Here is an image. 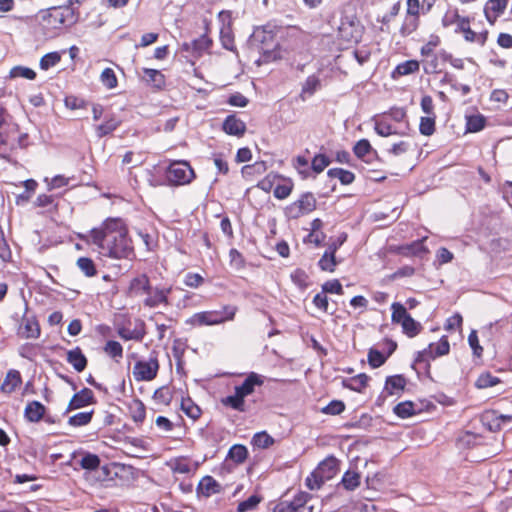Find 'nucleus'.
<instances>
[{"instance_id":"8","label":"nucleus","mask_w":512,"mask_h":512,"mask_svg":"<svg viewBox=\"0 0 512 512\" xmlns=\"http://www.w3.org/2000/svg\"><path fill=\"white\" fill-rule=\"evenodd\" d=\"M317 200L312 192H304L284 208V215L289 220H296L315 211Z\"/></svg>"},{"instance_id":"55","label":"nucleus","mask_w":512,"mask_h":512,"mask_svg":"<svg viewBox=\"0 0 512 512\" xmlns=\"http://www.w3.org/2000/svg\"><path fill=\"white\" fill-rule=\"evenodd\" d=\"M437 116H425L420 118L419 132L424 136H431L436 131Z\"/></svg>"},{"instance_id":"34","label":"nucleus","mask_w":512,"mask_h":512,"mask_svg":"<svg viewBox=\"0 0 512 512\" xmlns=\"http://www.w3.org/2000/svg\"><path fill=\"white\" fill-rule=\"evenodd\" d=\"M370 377L366 373H360L353 377L344 379L342 385L351 391L362 393L368 386Z\"/></svg>"},{"instance_id":"9","label":"nucleus","mask_w":512,"mask_h":512,"mask_svg":"<svg viewBox=\"0 0 512 512\" xmlns=\"http://www.w3.org/2000/svg\"><path fill=\"white\" fill-rule=\"evenodd\" d=\"M196 178L194 169L188 161L176 160L170 163L166 170V179L173 186H183Z\"/></svg>"},{"instance_id":"13","label":"nucleus","mask_w":512,"mask_h":512,"mask_svg":"<svg viewBox=\"0 0 512 512\" xmlns=\"http://www.w3.org/2000/svg\"><path fill=\"white\" fill-rule=\"evenodd\" d=\"M312 496L304 491H299L292 500H280L273 507V512H313V507L308 506Z\"/></svg>"},{"instance_id":"12","label":"nucleus","mask_w":512,"mask_h":512,"mask_svg":"<svg viewBox=\"0 0 512 512\" xmlns=\"http://www.w3.org/2000/svg\"><path fill=\"white\" fill-rule=\"evenodd\" d=\"M450 352V344L447 336H442L438 342L430 343L427 348L418 351L414 360L415 364L430 365V361L445 356Z\"/></svg>"},{"instance_id":"30","label":"nucleus","mask_w":512,"mask_h":512,"mask_svg":"<svg viewBox=\"0 0 512 512\" xmlns=\"http://www.w3.org/2000/svg\"><path fill=\"white\" fill-rule=\"evenodd\" d=\"M420 70V63L418 60L411 59L399 63L391 72V78L398 80L399 78L411 74L418 73Z\"/></svg>"},{"instance_id":"39","label":"nucleus","mask_w":512,"mask_h":512,"mask_svg":"<svg viewBox=\"0 0 512 512\" xmlns=\"http://www.w3.org/2000/svg\"><path fill=\"white\" fill-rule=\"evenodd\" d=\"M309 154V150H305V155H297L292 160V166L300 175L301 179H307L311 176V166L309 167V160L307 155Z\"/></svg>"},{"instance_id":"63","label":"nucleus","mask_w":512,"mask_h":512,"mask_svg":"<svg viewBox=\"0 0 512 512\" xmlns=\"http://www.w3.org/2000/svg\"><path fill=\"white\" fill-rule=\"evenodd\" d=\"M346 405L342 400H332L322 407L320 412L325 415L336 416L345 411Z\"/></svg>"},{"instance_id":"58","label":"nucleus","mask_w":512,"mask_h":512,"mask_svg":"<svg viewBox=\"0 0 512 512\" xmlns=\"http://www.w3.org/2000/svg\"><path fill=\"white\" fill-rule=\"evenodd\" d=\"M337 264L336 256L328 251H325L318 261L319 268L326 272H334Z\"/></svg>"},{"instance_id":"48","label":"nucleus","mask_w":512,"mask_h":512,"mask_svg":"<svg viewBox=\"0 0 512 512\" xmlns=\"http://www.w3.org/2000/svg\"><path fill=\"white\" fill-rule=\"evenodd\" d=\"M388 358V355L376 348H370L367 355L368 364L373 369L384 365Z\"/></svg>"},{"instance_id":"41","label":"nucleus","mask_w":512,"mask_h":512,"mask_svg":"<svg viewBox=\"0 0 512 512\" xmlns=\"http://www.w3.org/2000/svg\"><path fill=\"white\" fill-rule=\"evenodd\" d=\"M180 408L193 421L198 420L202 415L201 408L189 396L182 398Z\"/></svg>"},{"instance_id":"49","label":"nucleus","mask_w":512,"mask_h":512,"mask_svg":"<svg viewBox=\"0 0 512 512\" xmlns=\"http://www.w3.org/2000/svg\"><path fill=\"white\" fill-rule=\"evenodd\" d=\"M94 415V410L79 412L69 417L68 424L73 427H81L88 425Z\"/></svg>"},{"instance_id":"4","label":"nucleus","mask_w":512,"mask_h":512,"mask_svg":"<svg viewBox=\"0 0 512 512\" xmlns=\"http://www.w3.org/2000/svg\"><path fill=\"white\" fill-rule=\"evenodd\" d=\"M265 377L256 372H250L244 381L234 387V394L221 398L220 403L231 410L244 413L247 411L246 397L255 392L256 387H261Z\"/></svg>"},{"instance_id":"19","label":"nucleus","mask_w":512,"mask_h":512,"mask_svg":"<svg viewBox=\"0 0 512 512\" xmlns=\"http://www.w3.org/2000/svg\"><path fill=\"white\" fill-rule=\"evenodd\" d=\"M340 461L333 455L326 457L315 468L316 474L325 482L332 479L339 472Z\"/></svg>"},{"instance_id":"31","label":"nucleus","mask_w":512,"mask_h":512,"mask_svg":"<svg viewBox=\"0 0 512 512\" xmlns=\"http://www.w3.org/2000/svg\"><path fill=\"white\" fill-rule=\"evenodd\" d=\"M294 190V182L290 177H286L282 174L279 175V179L274 188L273 195L278 200H284L288 198Z\"/></svg>"},{"instance_id":"20","label":"nucleus","mask_w":512,"mask_h":512,"mask_svg":"<svg viewBox=\"0 0 512 512\" xmlns=\"http://www.w3.org/2000/svg\"><path fill=\"white\" fill-rule=\"evenodd\" d=\"M96 403V398L93 393V391L89 388H83L79 392L75 393L72 398L70 399L68 406H67V412L81 409L83 407H86L88 405H92Z\"/></svg>"},{"instance_id":"64","label":"nucleus","mask_w":512,"mask_h":512,"mask_svg":"<svg viewBox=\"0 0 512 512\" xmlns=\"http://www.w3.org/2000/svg\"><path fill=\"white\" fill-rule=\"evenodd\" d=\"M153 398L159 404L169 405L173 399V393L168 386H162L154 392Z\"/></svg>"},{"instance_id":"26","label":"nucleus","mask_w":512,"mask_h":512,"mask_svg":"<svg viewBox=\"0 0 512 512\" xmlns=\"http://www.w3.org/2000/svg\"><path fill=\"white\" fill-rule=\"evenodd\" d=\"M167 465L174 474H190L196 471L197 467L187 456L172 458Z\"/></svg>"},{"instance_id":"32","label":"nucleus","mask_w":512,"mask_h":512,"mask_svg":"<svg viewBox=\"0 0 512 512\" xmlns=\"http://www.w3.org/2000/svg\"><path fill=\"white\" fill-rule=\"evenodd\" d=\"M21 384V373L16 369H11L7 372L0 389L4 394H12L21 386Z\"/></svg>"},{"instance_id":"43","label":"nucleus","mask_w":512,"mask_h":512,"mask_svg":"<svg viewBox=\"0 0 512 512\" xmlns=\"http://www.w3.org/2000/svg\"><path fill=\"white\" fill-rule=\"evenodd\" d=\"M486 126V118L482 114L466 116L465 130L468 133H477Z\"/></svg>"},{"instance_id":"5","label":"nucleus","mask_w":512,"mask_h":512,"mask_svg":"<svg viewBox=\"0 0 512 512\" xmlns=\"http://www.w3.org/2000/svg\"><path fill=\"white\" fill-rule=\"evenodd\" d=\"M238 312V307L233 304L223 305L220 310H207L194 313L186 320V324L192 327L215 326L233 321Z\"/></svg>"},{"instance_id":"28","label":"nucleus","mask_w":512,"mask_h":512,"mask_svg":"<svg viewBox=\"0 0 512 512\" xmlns=\"http://www.w3.org/2000/svg\"><path fill=\"white\" fill-rule=\"evenodd\" d=\"M322 87L321 79L318 75H309L301 85V91L299 98L302 101H306L312 97Z\"/></svg>"},{"instance_id":"61","label":"nucleus","mask_w":512,"mask_h":512,"mask_svg":"<svg viewBox=\"0 0 512 512\" xmlns=\"http://www.w3.org/2000/svg\"><path fill=\"white\" fill-rule=\"evenodd\" d=\"M441 44V39L438 35H430L429 40L421 47L420 54L423 57L435 56V49Z\"/></svg>"},{"instance_id":"15","label":"nucleus","mask_w":512,"mask_h":512,"mask_svg":"<svg viewBox=\"0 0 512 512\" xmlns=\"http://www.w3.org/2000/svg\"><path fill=\"white\" fill-rule=\"evenodd\" d=\"M117 334L124 341L134 340L141 342L147 334L146 324L142 319L137 318L135 319L133 329L125 326H119L117 328Z\"/></svg>"},{"instance_id":"53","label":"nucleus","mask_w":512,"mask_h":512,"mask_svg":"<svg viewBox=\"0 0 512 512\" xmlns=\"http://www.w3.org/2000/svg\"><path fill=\"white\" fill-rule=\"evenodd\" d=\"M393 411L398 417L402 419L409 418L416 414L415 404L411 401H404L398 403L393 408Z\"/></svg>"},{"instance_id":"6","label":"nucleus","mask_w":512,"mask_h":512,"mask_svg":"<svg viewBox=\"0 0 512 512\" xmlns=\"http://www.w3.org/2000/svg\"><path fill=\"white\" fill-rule=\"evenodd\" d=\"M363 33L364 26L355 14L342 16L337 30V41L340 48L347 49L359 43Z\"/></svg>"},{"instance_id":"47","label":"nucleus","mask_w":512,"mask_h":512,"mask_svg":"<svg viewBox=\"0 0 512 512\" xmlns=\"http://www.w3.org/2000/svg\"><path fill=\"white\" fill-rule=\"evenodd\" d=\"M327 174L331 178H337L343 185H349L355 180V175L353 172L342 168L329 169Z\"/></svg>"},{"instance_id":"36","label":"nucleus","mask_w":512,"mask_h":512,"mask_svg":"<svg viewBox=\"0 0 512 512\" xmlns=\"http://www.w3.org/2000/svg\"><path fill=\"white\" fill-rule=\"evenodd\" d=\"M66 360L77 372H82L87 367V358L80 347L69 350Z\"/></svg>"},{"instance_id":"11","label":"nucleus","mask_w":512,"mask_h":512,"mask_svg":"<svg viewBox=\"0 0 512 512\" xmlns=\"http://www.w3.org/2000/svg\"><path fill=\"white\" fill-rule=\"evenodd\" d=\"M159 368L158 354L153 351L147 360L141 359L135 362L132 374L137 382H149L157 377Z\"/></svg>"},{"instance_id":"24","label":"nucleus","mask_w":512,"mask_h":512,"mask_svg":"<svg viewBox=\"0 0 512 512\" xmlns=\"http://www.w3.org/2000/svg\"><path fill=\"white\" fill-rule=\"evenodd\" d=\"M221 490V484L210 475L202 477L196 488L197 495L205 498L218 494Z\"/></svg>"},{"instance_id":"22","label":"nucleus","mask_w":512,"mask_h":512,"mask_svg":"<svg viewBox=\"0 0 512 512\" xmlns=\"http://www.w3.org/2000/svg\"><path fill=\"white\" fill-rule=\"evenodd\" d=\"M373 121L374 130L379 136L388 137L391 135H404V132H400L396 129V127L392 124V121L387 118V115H376L373 117Z\"/></svg>"},{"instance_id":"16","label":"nucleus","mask_w":512,"mask_h":512,"mask_svg":"<svg viewBox=\"0 0 512 512\" xmlns=\"http://www.w3.org/2000/svg\"><path fill=\"white\" fill-rule=\"evenodd\" d=\"M41 334L38 320L35 316H23L17 329L18 337L22 339H37Z\"/></svg>"},{"instance_id":"3","label":"nucleus","mask_w":512,"mask_h":512,"mask_svg":"<svg viewBox=\"0 0 512 512\" xmlns=\"http://www.w3.org/2000/svg\"><path fill=\"white\" fill-rule=\"evenodd\" d=\"M172 291L171 284L152 285L149 276L146 273H140L129 281L126 294L131 298H142L144 307L154 309L159 306H170L169 296Z\"/></svg>"},{"instance_id":"18","label":"nucleus","mask_w":512,"mask_h":512,"mask_svg":"<svg viewBox=\"0 0 512 512\" xmlns=\"http://www.w3.org/2000/svg\"><path fill=\"white\" fill-rule=\"evenodd\" d=\"M507 5L508 0H487L483 8V13L487 22L490 25H494L498 18L504 14Z\"/></svg>"},{"instance_id":"14","label":"nucleus","mask_w":512,"mask_h":512,"mask_svg":"<svg viewBox=\"0 0 512 512\" xmlns=\"http://www.w3.org/2000/svg\"><path fill=\"white\" fill-rule=\"evenodd\" d=\"M19 138L18 125H10L1 128L0 131V158L9 160L12 153L17 148Z\"/></svg>"},{"instance_id":"60","label":"nucleus","mask_w":512,"mask_h":512,"mask_svg":"<svg viewBox=\"0 0 512 512\" xmlns=\"http://www.w3.org/2000/svg\"><path fill=\"white\" fill-rule=\"evenodd\" d=\"M100 81L104 87L111 90L118 86L117 76L112 68H105L100 75Z\"/></svg>"},{"instance_id":"57","label":"nucleus","mask_w":512,"mask_h":512,"mask_svg":"<svg viewBox=\"0 0 512 512\" xmlns=\"http://www.w3.org/2000/svg\"><path fill=\"white\" fill-rule=\"evenodd\" d=\"M36 76H37V74L33 69H31L29 67H25V66H20V65L14 66L9 71V77L11 79L25 78L28 80H34L36 78Z\"/></svg>"},{"instance_id":"42","label":"nucleus","mask_w":512,"mask_h":512,"mask_svg":"<svg viewBox=\"0 0 512 512\" xmlns=\"http://www.w3.org/2000/svg\"><path fill=\"white\" fill-rule=\"evenodd\" d=\"M121 124V121L114 115L106 117L105 121L96 126V133L99 138L111 134Z\"/></svg>"},{"instance_id":"25","label":"nucleus","mask_w":512,"mask_h":512,"mask_svg":"<svg viewBox=\"0 0 512 512\" xmlns=\"http://www.w3.org/2000/svg\"><path fill=\"white\" fill-rule=\"evenodd\" d=\"M47 408L39 401H29L24 408V419L29 423H38L44 419Z\"/></svg>"},{"instance_id":"50","label":"nucleus","mask_w":512,"mask_h":512,"mask_svg":"<svg viewBox=\"0 0 512 512\" xmlns=\"http://www.w3.org/2000/svg\"><path fill=\"white\" fill-rule=\"evenodd\" d=\"M279 175V173L273 171L266 174L264 178L257 182L256 187L266 193H270L272 190L274 191Z\"/></svg>"},{"instance_id":"51","label":"nucleus","mask_w":512,"mask_h":512,"mask_svg":"<svg viewBox=\"0 0 512 512\" xmlns=\"http://www.w3.org/2000/svg\"><path fill=\"white\" fill-rule=\"evenodd\" d=\"M248 457V450L244 445L235 444L228 451V458L236 464L245 462Z\"/></svg>"},{"instance_id":"40","label":"nucleus","mask_w":512,"mask_h":512,"mask_svg":"<svg viewBox=\"0 0 512 512\" xmlns=\"http://www.w3.org/2000/svg\"><path fill=\"white\" fill-rule=\"evenodd\" d=\"M76 266L87 278H93L98 274V269L94 260L87 256L79 257L76 260Z\"/></svg>"},{"instance_id":"21","label":"nucleus","mask_w":512,"mask_h":512,"mask_svg":"<svg viewBox=\"0 0 512 512\" xmlns=\"http://www.w3.org/2000/svg\"><path fill=\"white\" fill-rule=\"evenodd\" d=\"M142 80L155 91H162L166 87L165 75L157 69L143 68Z\"/></svg>"},{"instance_id":"23","label":"nucleus","mask_w":512,"mask_h":512,"mask_svg":"<svg viewBox=\"0 0 512 512\" xmlns=\"http://www.w3.org/2000/svg\"><path fill=\"white\" fill-rule=\"evenodd\" d=\"M246 129L247 127L245 122L238 118L235 114L228 115L222 123V130L226 134L238 138L244 136Z\"/></svg>"},{"instance_id":"1","label":"nucleus","mask_w":512,"mask_h":512,"mask_svg":"<svg viewBox=\"0 0 512 512\" xmlns=\"http://www.w3.org/2000/svg\"><path fill=\"white\" fill-rule=\"evenodd\" d=\"M77 237L87 244L95 245L112 259H128L134 255L128 226L121 217H108L87 234L78 233Z\"/></svg>"},{"instance_id":"59","label":"nucleus","mask_w":512,"mask_h":512,"mask_svg":"<svg viewBox=\"0 0 512 512\" xmlns=\"http://www.w3.org/2000/svg\"><path fill=\"white\" fill-rule=\"evenodd\" d=\"M500 382L501 381L498 377L493 376L490 372H484L478 376L475 382V386L478 389H486L489 387L496 386Z\"/></svg>"},{"instance_id":"56","label":"nucleus","mask_w":512,"mask_h":512,"mask_svg":"<svg viewBox=\"0 0 512 512\" xmlns=\"http://www.w3.org/2000/svg\"><path fill=\"white\" fill-rule=\"evenodd\" d=\"M275 443L273 437H271L266 431H261L254 434L252 438V444L254 447L260 449H267Z\"/></svg>"},{"instance_id":"35","label":"nucleus","mask_w":512,"mask_h":512,"mask_svg":"<svg viewBox=\"0 0 512 512\" xmlns=\"http://www.w3.org/2000/svg\"><path fill=\"white\" fill-rule=\"evenodd\" d=\"M407 381L403 375L397 374L386 378L384 392L387 395H398L404 391Z\"/></svg>"},{"instance_id":"33","label":"nucleus","mask_w":512,"mask_h":512,"mask_svg":"<svg viewBox=\"0 0 512 512\" xmlns=\"http://www.w3.org/2000/svg\"><path fill=\"white\" fill-rule=\"evenodd\" d=\"M129 415L137 425L143 424L146 418V406L139 398H133L127 403Z\"/></svg>"},{"instance_id":"62","label":"nucleus","mask_w":512,"mask_h":512,"mask_svg":"<svg viewBox=\"0 0 512 512\" xmlns=\"http://www.w3.org/2000/svg\"><path fill=\"white\" fill-rule=\"evenodd\" d=\"M290 278L292 282L301 290H305L309 286V276L301 268L295 269L291 273Z\"/></svg>"},{"instance_id":"52","label":"nucleus","mask_w":512,"mask_h":512,"mask_svg":"<svg viewBox=\"0 0 512 512\" xmlns=\"http://www.w3.org/2000/svg\"><path fill=\"white\" fill-rule=\"evenodd\" d=\"M262 497L258 494H253L249 496L246 500H243L238 503L236 512H250L254 511L260 502L262 501Z\"/></svg>"},{"instance_id":"29","label":"nucleus","mask_w":512,"mask_h":512,"mask_svg":"<svg viewBox=\"0 0 512 512\" xmlns=\"http://www.w3.org/2000/svg\"><path fill=\"white\" fill-rule=\"evenodd\" d=\"M434 6V0H406L405 12L421 18L422 15L428 14Z\"/></svg>"},{"instance_id":"17","label":"nucleus","mask_w":512,"mask_h":512,"mask_svg":"<svg viewBox=\"0 0 512 512\" xmlns=\"http://www.w3.org/2000/svg\"><path fill=\"white\" fill-rule=\"evenodd\" d=\"M427 240V236L422 239L413 241L409 244L400 245L395 249V252L404 257H423L427 255L430 251L427 246H425V241Z\"/></svg>"},{"instance_id":"2","label":"nucleus","mask_w":512,"mask_h":512,"mask_svg":"<svg viewBox=\"0 0 512 512\" xmlns=\"http://www.w3.org/2000/svg\"><path fill=\"white\" fill-rule=\"evenodd\" d=\"M74 3H79V0H68L63 5L42 8L34 16L27 17V20L44 39L57 38L78 22L80 12L73 7Z\"/></svg>"},{"instance_id":"46","label":"nucleus","mask_w":512,"mask_h":512,"mask_svg":"<svg viewBox=\"0 0 512 512\" xmlns=\"http://www.w3.org/2000/svg\"><path fill=\"white\" fill-rule=\"evenodd\" d=\"M462 19H465V16L460 15L459 10L457 8L449 9L445 12V14L441 18V24L444 28H449L453 25H458L462 23Z\"/></svg>"},{"instance_id":"10","label":"nucleus","mask_w":512,"mask_h":512,"mask_svg":"<svg viewBox=\"0 0 512 512\" xmlns=\"http://www.w3.org/2000/svg\"><path fill=\"white\" fill-rule=\"evenodd\" d=\"M471 20L470 16H465V19H462V23L455 28V33L461 34L467 43L484 47L489 39V30L484 27L483 21H479V24L482 26L480 30H473Z\"/></svg>"},{"instance_id":"27","label":"nucleus","mask_w":512,"mask_h":512,"mask_svg":"<svg viewBox=\"0 0 512 512\" xmlns=\"http://www.w3.org/2000/svg\"><path fill=\"white\" fill-rule=\"evenodd\" d=\"M211 46L212 40L207 35H201L191 43H184L183 50L190 52L194 57H200Z\"/></svg>"},{"instance_id":"44","label":"nucleus","mask_w":512,"mask_h":512,"mask_svg":"<svg viewBox=\"0 0 512 512\" xmlns=\"http://www.w3.org/2000/svg\"><path fill=\"white\" fill-rule=\"evenodd\" d=\"M104 353L112 358L116 363H120V361L123 358V347L122 345L116 341V340H108L104 347H103Z\"/></svg>"},{"instance_id":"37","label":"nucleus","mask_w":512,"mask_h":512,"mask_svg":"<svg viewBox=\"0 0 512 512\" xmlns=\"http://www.w3.org/2000/svg\"><path fill=\"white\" fill-rule=\"evenodd\" d=\"M420 24V18L405 12L401 25L399 27V34L402 37H408L418 30Z\"/></svg>"},{"instance_id":"38","label":"nucleus","mask_w":512,"mask_h":512,"mask_svg":"<svg viewBox=\"0 0 512 512\" xmlns=\"http://www.w3.org/2000/svg\"><path fill=\"white\" fill-rule=\"evenodd\" d=\"M267 163L265 161H256L253 164L244 165L241 168L242 177L248 181L264 174L267 171Z\"/></svg>"},{"instance_id":"45","label":"nucleus","mask_w":512,"mask_h":512,"mask_svg":"<svg viewBox=\"0 0 512 512\" xmlns=\"http://www.w3.org/2000/svg\"><path fill=\"white\" fill-rule=\"evenodd\" d=\"M361 481V475L357 471H346L341 479L340 484L347 491H353L359 487Z\"/></svg>"},{"instance_id":"7","label":"nucleus","mask_w":512,"mask_h":512,"mask_svg":"<svg viewBox=\"0 0 512 512\" xmlns=\"http://www.w3.org/2000/svg\"><path fill=\"white\" fill-rule=\"evenodd\" d=\"M391 321L395 324H400L402 332L409 338L416 337L423 329L420 322L412 318L407 312V308L400 302H393L391 304Z\"/></svg>"},{"instance_id":"54","label":"nucleus","mask_w":512,"mask_h":512,"mask_svg":"<svg viewBox=\"0 0 512 512\" xmlns=\"http://www.w3.org/2000/svg\"><path fill=\"white\" fill-rule=\"evenodd\" d=\"M331 160L329 156L323 153L316 154L311 161V169L315 174L322 173L329 165Z\"/></svg>"}]
</instances>
